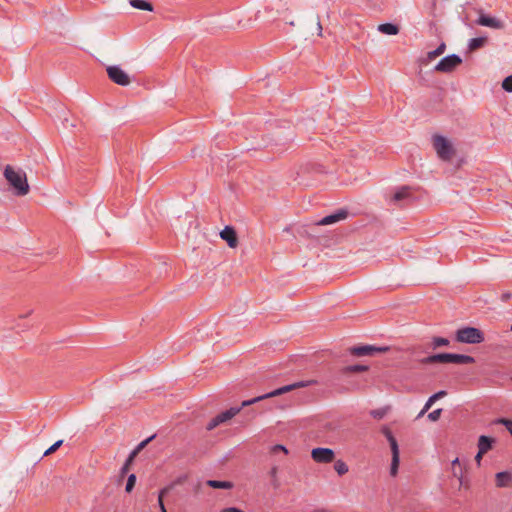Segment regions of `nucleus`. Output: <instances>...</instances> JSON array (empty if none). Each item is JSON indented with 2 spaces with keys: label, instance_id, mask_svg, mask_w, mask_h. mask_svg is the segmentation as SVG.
Wrapping results in <instances>:
<instances>
[{
  "label": "nucleus",
  "instance_id": "f257e3e1",
  "mask_svg": "<svg viewBox=\"0 0 512 512\" xmlns=\"http://www.w3.org/2000/svg\"><path fill=\"white\" fill-rule=\"evenodd\" d=\"M4 177L17 196H25L30 191L26 173L7 165L4 169Z\"/></svg>",
  "mask_w": 512,
  "mask_h": 512
},
{
  "label": "nucleus",
  "instance_id": "f03ea898",
  "mask_svg": "<svg viewBox=\"0 0 512 512\" xmlns=\"http://www.w3.org/2000/svg\"><path fill=\"white\" fill-rule=\"evenodd\" d=\"M475 362L474 357L464 354L455 353H439L427 356L421 360L423 364L433 363H453V364H472Z\"/></svg>",
  "mask_w": 512,
  "mask_h": 512
},
{
  "label": "nucleus",
  "instance_id": "7ed1b4c3",
  "mask_svg": "<svg viewBox=\"0 0 512 512\" xmlns=\"http://www.w3.org/2000/svg\"><path fill=\"white\" fill-rule=\"evenodd\" d=\"M432 145L439 159L449 162L456 154V150L451 140L441 135L432 137Z\"/></svg>",
  "mask_w": 512,
  "mask_h": 512
},
{
  "label": "nucleus",
  "instance_id": "20e7f679",
  "mask_svg": "<svg viewBox=\"0 0 512 512\" xmlns=\"http://www.w3.org/2000/svg\"><path fill=\"white\" fill-rule=\"evenodd\" d=\"M456 340L460 343L479 344L485 340L484 333L475 327H463L456 331Z\"/></svg>",
  "mask_w": 512,
  "mask_h": 512
},
{
  "label": "nucleus",
  "instance_id": "39448f33",
  "mask_svg": "<svg viewBox=\"0 0 512 512\" xmlns=\"http://www.w3.org/2000/svg\"><path fill=\"white\" fill-rule=\"evenodd\" d=\"M383 433L386 436V438L390 444L391 452H392L390 474H391V476H396V474L398 472L399 462H400L398 443H397V440L395 439V437L393 436L392 432L389 429H384Z\"/></svg>",
  "mask_w": 512,
  "mask_h": 512
},
{
  "label": "nucleus",
  "instance_id": "423d86ee",
  "mask_svg": "<svg viewBox=\"0 0 512 512\" xmlns=\"http://www.w3.org/2000/svg\"><path fill=\"white\" fill-rule=\"evenodd\" d=\"M387 346H375V345H360L349 348L350 354L357 357L373 356L378 353H384L388 351Z\"/></svg>",
  "mask_w": 512,
  "mask_h": 512
},
{
  "label": "nucleus",
  "instance_id": "0eeeda50",
  "mask_svg": "<svg viewBox=\"0 0 512 512\" xmlns=\"http://www.w3.org/2000/svg\"><path fill=\"white\" fill-rule=\"evenodd\" d=\"M106 71L110 80L115 84L120 86H128L131 83V78L129 75L119 66H108Z\"/></svg>",
  "mask_w": 512,
  "mask_h": 512
},
{
  "label": "nucleus",
  "instance_id": "6e6552de",
  "mask_svg": "<svg viewBox=\"0 0 512 512\" xmlns=\"http://www.w3.org/2000/svg\"><path fill=\"white\" fill-rule=\"evenodd\" d=\"M462 63V59L455 54L444 57L436 66L438 72L449 73Z\"/></svg>",
  "mask_w": 512,
  "mask_h": 512
},
{
  "label": "nucleus",
  "instance_id": "1a4fd4ad",
  "mask_svg": "<svg viewBox=\"0 0 512 512\" xmlns=\"http://www.w3.org/2000/svg\"><path fill=\"white\" fill-rule=\"evenodd\" d=\"M311 457L317 463H331L335 458V453L330 448L317 447L312 449Z\"/></svg>",
  "mask_w": 512,
  "mask_h": 512
},
{
  "label": "nucleus",
  "instance_id": "9d476101",
  "mask_svg": "<svg viewBox=\"0 0 512 512\" xmlns=\"http://www.w3.org/2000/svg\"><path fill=\"white\" fill-rule=\"evenodd\" d=\"M294 389H295V385H292V384L286 385V386L280 387L278 389H275V390H273V391H271L269 393L257 396V397H255L253 399L243 401L242 402V406H249V405L254 404L256 402H259V401H261L263 399L275 397V396L284 394L286 392L292 391Z\"/></svg>",
  "mask_w": 512,
  "mask_h": 512
},
{
  "label": "nucleus",
  "instance_id": "9b49d317",
  "mask_svg": "<svg viewBox=\"0 0 512 512\" xmlns=\"http://www.w3.org/2000/svg\"><path fill=\"white\" fill-rule=\"evenodd\" d=\"M477 24L493 29H502L504 27L503 23L499 19L485 14H481L479 16L477 19Z\"/></svg>",
  "mask_w": 512,
  "mask_h": 512
},
{
  "label": "nucleus",
  "instance_id": "f8f14e48",
  "mask_svg": "<svg viewBox=\"0 0 512 512\" xmlns=\"http://www.w3.org/2000/svg\"><path fill=\"white\" fill-rule=\"evenodd\" d=\"M220 237L227 242L228 246L235 248L238 245V238L233 227L226 226L221 232Z\"/></svg>",
  "mask_w": 512,
  "mask_h": 512
},
{
  "label": "nucleus",
  "instance_id": "ddd939ff",
  "mask_svg": "<svg viewBox=\"0 0 512 512\" xmlns=\"http://www.w3.org/2000/svg\"><path fill=\"white\" fill-rule=\"evenodd\" d=\"M496 486L506 488L512 486V473L508 471L498 472L495 476Z\"/></svg>",
  "mask_w": 512,
  "mask_h": 512
},
{
  "label": "nucleus",
  "instance_id": "4468645a",
  "mask_svg": "<svg viewBox=\"0 0 512 512\" xmlns=\"http://www.w3.org/2000/svg\"><path fill=\"white\" fill-rule=\"evenodd\" d=\"M347 215H348L347 211L341 210L337 213H334V214H331V215H328V216L322 218L318 222V225H331V224L337 223L341 220L346 219Z\"/></svg>",
  "mask_w": 512,
  "mask_h": 512
},
{
  "label": "nucleus",
  "instance_id": "2eb2a0df",
  "mask_svg": "<svg viewBox=\"0 0 512 512\" xmlns=\"http://www.w3.org/2000/svg\"><path fill=\"white\" fill-rule=\"evenodd\" d=\"M495 443V439L486 435H481L478 438V450H480L481 454H486L489 450L492 449L493 444Z\"/></svg>",
  "mask_w": 512,
  "mask_h": 512
},
{
  "label": "nucleus",
  "instance_id": "dca6fc26",
  "mask_svg": "<svg viewBox=\"0 0 512 512\" xmlns=\"http://www.w3.org/2000/svg\"><path fill=\"white\" fill-rule=\"evenodd\" d=\"M410 197V188L407 186L401 187L398 189L393 196L391 197V202L394 204L400 203L404 199H408Z\"/></svg>",
  "mask_w": 512,
  "mask_h": 512
},
{
  "label": "nucleus",
  "instance_id": "f3484780",
  "mask_svg": "<svg viewBox=\"0 0 512 512\" xmlns=\"http://www.w3.org/2000/svg\"><path fill=\"white\" fill-rule=\"evenodd\" d=\"M486 43H487V37L473 38L469 41V45H468L469 51L470 52L476 51V50L484 47L486 45Z\"/></svg>",
  "mask_w": 512,
  "mask_h": 512
},
{
  "label": "nucleus",
  "instance_id": "a211bd4d",
  "mask_svg": "<svg viewBox=\"0 0 512 512\" xmlns=\"http://www.w3.org/2000/svg\"><path fill=\"white\" fill-rule=\"evenodd\" d=\"M243 407L244 406L242 405L240 407H231L230 409L219 413V415L222 418V421L225 423L236 416Z\"/></svg>",
  "mask_w": 512,
  "mask_h": 512
},
{
  "label": "nucleus",
  "instance_id": "6ab92c4d",
  "mask_svg": "<svg viewBox=\"0 0 512 512\" xmlns=\"http://www.w3.org/2000/svg\"><path fill=\"white\" fill-rule=\"evenodd\" d=\"M378 30L387 35H396L399 32V29L396 25L391 23H385L378 26Z\"/></svg>",
  "mask_w": 512,
  "mask_h": 512
},
{
  "label": "nucleus",
  "instance_id": "aec40b11",
  "mask_svg": "<svg viewBox=\"0 0 512 512\" xmlns=\"http://www.w3.org/2000/svg\"><path fill=\"white\" fill-rule=\"evenodd\" d=\"M130 4L133 8H136V9L146 10V11L153 10L152 4L145 0H130Z\"/></svg>",
  "mask_w": 512,
  "mask_h": 512
},
{
  "label": "nucleus",
  "instance_id": "412c9836",
  "mask_svg": "<svg viewBox=\"0 0 512 512\" xmlns=\"http://www.w3.org/2000/svg\"><path fill=\"white\" fill-rule=\"evenodd\" d=\"M207 485L209 487L215 488V489H230L232 488V483L229 481H219V480H208Z\"/></svg>",
  "mask_w": 512,
  "mask_h": 512
},
{
  "label": "nucleus",
  "instance_id": "4be33fe9",
  "mask_svg": "<svg viewBox=\"0 0 512 512\" xmlns=\"http://www.w3.org/2000/svg\"><path fill=\"white\" fill-rule=\"evenodd\" d=\"M445 395L446 391L444 390L438 391L437 393L431 395L424 405V410H429L436 400L444 397Z\"/></svg>",
  "mask_w": 512,
  "mask_h": 512
},
{
  "label": "nucleus",
  "instance_id": "5701e85b",
  "mask_svg": "<svg viewBox=\"0 0 512 512\" xmlns=\"http://www.w3.org/2000/svg\"><path fill=\"white\" fill-rule=\"evenodd\" d=\"M334 469L340 476L346 474L349 470L347 464L342 460H337L334 463Z\"/></svg>",
  "mask_w": 512,
  "mask_h": 512
},
{
  "label": "nucleus",
  "instance_id": "b1692460",
  "mask_svg": "<svg viewBox=\"0 0 512 512\" xmlns=\"http://www.w3.org/2000/svg\"><path fill=\"white\" fill-rule=\"evenodd\" d=\"M345 372L348 373H360L368 370V366L361 365V364H355L347 366L345 369Z\"/></svg>",
  "mask_w": 512,
  "mask_h": 512
},
{
  "label": "nucleus",
  "instance_id": "393cba45",
  "mask_svg": "<svg viewBox=\"0 0 512 512\" xmlns=\"http://www.w3.org/2000/svg\"><path fill=\"white\" fill-rule=\"evenodd\" d=\"M445 49H446V45H445V43H441V44L438 46V48H437V49H435V50H433V51L428 52L427 57H428L430 60H432V59H434V58H436V57H438V56L442 55V54L444 53Z\"/></svg>",
  "mask_w": 512,
  "mask_h": 512
},
{
  "label": "nucleus",
  "instance_id": "a878e982",
  "mask_svg": "<svg viewBox=\"0 0 512 512\" xmlns=\"http://www.w3.org/2000/svg\"><path fill=\"white\" fill-rule=\"evenodd\" d=\"M449 345V340L447 338L443 337H433L431 346L433 349H436L441 346H447Z\"/></svg>",
  "mask_w": 512,
  "mask_h": 512
},
{
  "label": "nucleus",
  "instance_id": "bb28decb",
  "mask_svg": "<svg viewBox=\"0 0 512 512\" xmlns=\"http://www.w3.org/2000/svg\"><path fill=\"white\" fill-rule=\"evenodd\" d=\"M224 422L222 421V418L220 417V415H216L215 417H213L207 424L206 426V429L208 431H211L213 429H215L217 426H219L220 424H223Z\"/></svg>",
  "mask_w": 512,
  "mask_h": 512
},
{
  "label": "nucleus",
  "instance_id": "cd10ccee",
  "mask_svg": "<svg viewBox=\"0 0 512 512\" xmlns=\"http://www.w3.org/2000/svg\"><path fill=\"white\" fill-rule=\"evenodd\" d=\"M135 483H136V475L135 474H130L128 476V479H127L125 491L127 493H130L133 490V488L135 486Z\"/></svg>",
  "mask_w": 512,
  "mask_h": 512
},
{
  "label": "nucleus",
  "instance_id": "c85d7f7f",
  "mask_svg": "<svg viewBox=\"0 0 512 512\" xmlns=\"http://www.w3.org/2000/svg\"><path fill=\"white\" fill-rule=\"evenodd\" d=\"M497 424H502L509 431L512 436V420L506 418H499L496 420Z\"/></svg>",
  "mask_w": 512,
  "mask_h": 512
},
{
  "label": "nucleus",
  "instance_id": "c756f323",
  "mask_svg": "<svg viewBox=\"0 0 512 512\" xmlns=\"http://www.w3.org/2000/svg\"><path fill=\"white\" fill-rule=\"evenodd\" d=\"M136 455V451H133L129 458L125 461L124 465L121 468V475H125L128 472L129 465L132 462L133 457Z\"/></svg>",
  "mask_w": 512,
  "mask_h": 512
},
{
  "label": "nucleus",
  "instance_id": "7c9ffc66",
  "mask_svg": "<svg viewBox=\"0 0 512 512\" xmlns=\"http://www.w3.org/2000/svg\"><path fill=\"white\" fill-rule=\"evenodd\" d=\"M63 444V440L56 441L53 445H51L45 452L44 456H48L54 453L61 445Z\"/></svg>",
  "mask_w": 512,
  "mask_h": 512
},
{
  "label": "nucleus",
  "instance_id": "2f4dec72",
  "mask_svg": "<svg viewBox=\"0 0 512 512\" xmlns=\"http://www.w3.org/2000/svg\"><path fill=\"white\" fill-rule=\"evenodd\" d=\"M452 474L455 478L458 479L459 481V484L462 485L463 484V469L462 467H456L454 469H452Z\"/></svg>",
  "mask_w": 512,
  "mask_h": 512
},
{
  "label": "nucleus",
  "instance_id": "473e14b6",
  "mask_svg": "<svg viewBox=\"0 0 512 512\" xmlns=\"http://www.w3.org/2000/svg\"><path fill=\"white\" fill-rule=\"evenodd\" d=\"M502 88L507 92H512V75L506 77L502 82Z\"/></svg>",
  "mask_w": 512,
  "mask_h": 512
},
{
  "label": "nucleus",
  "instance_id": "72a5a7b5",
  "mask_svg": "<svg viewBox=\"0 0 512 512\" xmlns=\"http://www.w3.org/2000/svg\"><path fill=\"white\" fill-rule=\"evenodd\" d=\"M441 413H442V409H441V408L436 409V410H433L432 412H430V413L428 414V419H429L430 421L435 422V421H437V420L440 418Z\"/></svg>",
  "mask_w": 512,
  "mask_h": 512
},
{
  "label": "nucleus",
  "instance_id": "f704fd0d",
  "mask_svg": "<svg viewBox=\"0 0 512 512\" xmlns=\"http://www.w3.org/2000/svg\"><path fill=\"white\" fill-rule=\"evenodd\" d=\"M371 416L375 419H382L386 415L385 409H375L370 412Z\"/></svg>",
  "mask_w": 512,
  "mask_h": 512
},
{
  "label": "nucleus",
  "instance_id": "c9c22d12",
  "mask_svg": "<svg viewBox=\"0 0 512 512\" xmlns=\"http://www.w3.org/2000/svg\"><path fill=\"white\" fill-rule=\"evenodd\" d=\"M167 492H168V489H167V488H164V489L160 490L159 495H158V505H159V508H161L162 506H165V505H164L163 498H164V495H165Z\"/></svg>",
  "mask_w": 512,
  "mask_h": 512
},
{
  "label": "nucleus",
  "instance_id": "e433bc0d",
  "mask_svg": "<svg viewBox=\"0 0 512 512\" xmlns=\"http://www.w3.org/2000/svg\"><path fill=\"white\" fill-rule=\"evenodd\" d=\"M155 437V435H152L151 437L147 438L146 440L142 441L138 446L137 448L134 450L136 451V453L138 451H140L141 449H143L153 438Z\"/></svg>",
  "mask_w": 512,
  "mask_h": 512
},
{
  "label": "nucleus",
  "instance_id": "4c0bfd02",
  "mask_svg": "<svg viewBox=\"0 0 512 512\" xmlns=\"http://www.w3.org/2000/svg\"><path fill=\"white\" fill-rule=\"evenodd\" d=\"M272 450H273L274 452H276V451L280 450V451H283L285 454H288V450H287V448H286L285 446H283V445H280V444L274 445V446H273V448H272Z\"/></svg>",
  "mask_w": 512,
  "mask_h": 512
},
{
  "label": "nucleus",
  "instance_id": "58836bf2",
  "mask_svg": "<svg viewBox=\"0 0 512 512\" xmlns=\"http://www.w3.org/2000/svg\"><path fill=\"white\" fill-rule=\"evenodd\" d=\"M220 512H244V511H242L241 509H239L237 507H227V508L222 509Z\"/></svg>",
  "mask_w": 512,
  "mask_h": 512
},
{
  "label": "nucleus",
  "instance_id": "ea45409f",
  "mask_svg": "<svg viewBox=\"0 0 512 512\" xmlns=\"http://www.w3.org/2000/svg\"><path fill=\"white\" fill-rule=\"evenodd\" d=\"M309 384H310L309 381H300V382L293 383L292 385H295V389H296V388L306 387Z\"/></svg>",
  "mask_w": 512,
  "mask_h": 512
},
{
  "label": "nucleus",
  "instance_id": "a19ab883",
  "mask_svg": "<svg viewBox=\"0 0 512 512\" xmlns=\"http://www.w3.org/2000/svg\"><path fill=\"white\" fill-rule=\"evenodd\" d=\"M484 454H481L480 453V450H478V453L476 454L475 456V461L477 463L478 466L481 465V461H482V457H483Z\"/></svg>",
  "mask_w": 512,
  "mask_h": 512
},
{
  "label": "nucleus",
  "instance_id": "79ce46f5",
  "mask_svg": "<svg viewBox=\"0 0 512 512\" xmlns=\"http://www.w3.org/2000/svg\"><path fill=\"white\" fill-rule=\"evenodd\" d=\"M511 297H512V294L510 292H506L501 295L502 301H508Z\"/></svg>",
  "mask_w": 512,
  "mask_h": 512
},
{
  "label": "nucleus",
  "instance_id": "37998d69",
  "mask_svg": "<svg viewBox=\"0 0 512 512\" xmlns=\"http://www.w3.org/2000/svg\"><path fill=\"white\" fill-rule=\"evenodd\" d=\"M456 467H461V464H460V460L459 458H455L453 461H452V469L456 468Z\"/></svg>",
  "mask_w": 512,
  "mask_h": 512
},
{
  "label": "nucleus",
  "instance_id": "c03bdc74",
  "mask_svg": "<svg viewBox=\"0 0 512 512\" xmlns=\"http://www.w3.org/2000/svg\"><path fill=\"white\" fill-rule=\"evenodd\" d=\"M428 410H424V408L420 411V413L418 414L417 418H420L422 417Z\"/></svg>",
  "mask_w": 512,
  "mask_h": 512
},
{
  "label": "nucleus",
  "instance_id": "a18cd8bd",
  "mask_svg": "<svg viewBox=\"0 0 512 512\" xmlns=\"http://www.w3.org/2000/svg\"><path fill=\"white\" fill-rule=\"evenodd\" d=\"M317 26H318V29H319V35H321L322 26H321L319 21L317 22Z\"/></svg>",
  "mask_w": 512,
  "mask_h": 512
},
{
  "label": "nucleus",
  "instance_id": "49530a36",
  "mask_svg": "<svg viewBox=\"0 0 512 512\" xmlns=\"http://www.w3.org/2000/svg\"><path fill=\"white\" fill-rule=\"evenodd\" d=\"M160 510H161V512H164V510H166L165 506H162V507L160 508Z\"/></svg>",
  "mask_w": 512,
  "mask_h": 512
},
{
  "label": "nucleus",
  "instance_id": "de8ad7c7",
  "mask_svg": "<svg viewBox=\"0 0 512 512\" xmlns=\"http://www.w3.org/2000/svg\"><path fill=\"white\" fill-rule=\"evenodd\" d=\"M511 331H512V325H511Z\"/></svg>",
  "mask_w": 512,
  "mask_h": 512
},
{
  "label": "nucleus",
  "instance_id": "09e8293b",
  "mask_svg": "<svg viewBox=\"0 0 512 512\" xmlns=\"http://www.w3.org/2000/svg\"><path fill=\"white\" fill-rule=\"evenodd\" d=\"M164 512H167V510H164Z\"/></svg>",
  "mask_w": 512,
  "mask_h": 512
},
{
  "label": "nucleus",
  "instance_id": "8fccbe9b",
  "mask_svg": "<svg viewBox=\"0 0 512 512\" xmlns=\"http://www.w3.org/2000/svg\"><path fill=\"white\" fill-rule=\"evenodd\" d=\"M511 380H512V376H511Z\"/></svg>",
  "mask_w": 512,
  "mask_h": 512
},
{
  "label": "nucleus",
  "instance_id": "3c124183",
  "mask_svg": "<svg viewBox=\"0 0 512 512\" xmlns=\"http://www.w3.org/2000/svg\"><path fill=\"white\" fill-rule=\"evenodd\" d=\"M317 512H319V511H317Z\"/></svg>",
  "mask_w": 512,
  "mask_h": 512
}]
</instances>
